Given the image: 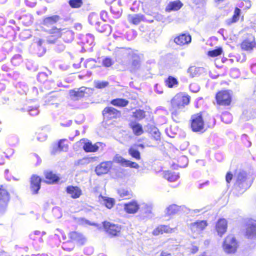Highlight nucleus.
I'll use <instances>...</instances> for the list:
<instances>
[{"instance_id":"nucleus-2","label":"nucleus","mask_w":256,"mask_h":256,"mask_svg":"<svg viewBox=\"0 0 256 256\" xmlns=\"http://www.w3.org/2000/svg\"><path fill=\"white\" fill-rule=\"evenodd\" d=\"M222 247L226 253L234 254L239 247V244L234 234H228L224 238Z\"/></svg>"},{"instance_id":"nucleus-54","label":"nucleus","mask_w":256,"mask_h":256,"mask_svg":"<svg viewBox=\"0 0 256 256\" xmlns=\"http://www.w3.org/2000/svg\"><path fill=\"white\" fill-rule=\"evenodd\" d=\"M214 0L216 3H220V2H223L225 0Z\"/></svg>"},{"instance_id":"nucleus-14","label":"nucleus","mask_w":256,"mask_h":256,"mask_svg":"<svg viewBox=\"0 0 256 256\" xmlns=\"http://www.w3.org/2000/svg\"><path fill=\"white\" fill-rule=\"evenodd\" d=\"M42 178L36 174L32 176L30 178V188L32 193L37 194L40 188Z\"/></svg>"},{"instance_id":"nucleus-21","label":"nucleus","mask_w":256,"mask_h":256,"mask_svg":"<svg viewBox=\"0 0 256 256\" xmlns=\"http://www.w3.org/2000/svg\"><path fill=\"white\" fill-rule=\"evenodd\" d=\"M44 182L47 184H54L60 180V177L52 171H44Z\"/></svg>"},{"instance_id":"nucleus-45","label":"nucleus","mask_w":256,"mask_h":256,"mask_svg":"<svg viewBox=\"0 0 256 256\" xmlns=\"http://www.w3.org/2000/svg\"><path fill=\"white\" fill-rule=\"evenodd\" d=\"M114 64L111 58H104L102 62V64L103 66L105 67H110L112 66Z\"/></svg>"},{"instance_id":"nucleus-38","label":"nucleus","mask_w":256,"mask_h":256,"mask_svg":"<svg viewBox=\"0 0 256 256\" xmlns=\"http://www.w3.org/2000/svg\"><path fill=\"white\" fill-rule=\"evenodd\" d=\"M99 197L102 198V200L104 202L105 206L108 208L110 209L114 206L115 203V200L113 198H107L101 195Z\"/></svg>"},{"instance_id":"nucleus-53","label":"nucleus","mask_w":256,"mask_h":256,"mask_svg":"<svg viewBox=\"0 0 256 256\" xmlns=\"http://www.w3.org/2000/svg\"><path fill=\"white\" fill-rule=\"evenodd\" d=\"M42 42H43L42 40H39L38 41L37 43H38V46H42Z\"/></svg>"},{"instance_id":"nucleus-52","label":"nucleus","mask_w":256,"mask_h":256,"mask_svg":"<svg viewBox=\"0 0 256 256\" xmlns=\"http://www.w3.org/2000/svg\"><path fill=\"white\" fill-rule=\"evenodd\" d=\"M134 146L135 147H140V148H142V149L145 148V146L143 144H134Z\"/></svg>"},{"instance_id":"nucleus-10","label":"nucleus","mask_w":256,"mask_h":256,"mask_svg":"<svg viewBox=\"0 0 256 256\" xmlns=\"http://www.w3.org/2000/svg\"><path fill=\"white\" fill-rule=\"evenodd\" d=\"M208 226L206 220H197L190 224V229L194 234H200Z\"/></svg>"},{"instance_id":"nucleus-24","label":"nucleus","mask_w":256,"mask_h":256,"mask_svg":"<svg viewBox=\"0 0 256 256\" xmlns=\"http://www.w3.org/2000/svg\"><path fill=\"white\" fill-rule=\"evenodd\" d=\"M174 232V229L168 225L161 224L156 227L152 231L154 236H159L164 234H170Z\"/></svg>"},{"instance_id":"nucleus-18","label":"nucleus","mask_w":256,"mask_h":256,"mask_svg":"<svg viewBox=\"0 0 256 256\" xmlns=\"http://www.w3.org/2000/svg\"><path fill=\"white\" fill-rule=\"evenodd\" d=\"M66 191L73 199L78 198L82 194V190L78 186H68L66 188Z\"/></svg>"},{"instance_id":"nucleus-29","label":"nucleus","mask_w":256,"mask_h":256,"mask_svg":"<svg viewBox=\"0 0 256 256\" xmlns=\"http://www.w3.org/2000/svg\"><path fill=\"white\" fill-rule=\"evenodd\" d=\"M164 82L166 86L169 88L177 87L179 84L178 79L172 76H168V78L164 80Z\"/></svg>"},{"instance_id":"nucleus-23","label":"nucleus","mask_w":256,"mask_h":256,"mask_svg":"<svg viewBox=\"0 0 256 256\" xmlns=\"http://www.w3.org/2000/svg\"><path fill=\"white\" fill-rule=\"evenodd\" d=\"M128 126L135 136H140L144 134L142 126L138 122L132 121L128 124Z\"/></svg>"},{"instance_id":"nucleus-34","label":"nucleus","mask_w":256,"mask_h":256,"mask_svg":"<svg viewBox=\"0 0 256 256\" xmlns=\"http://www.w3.org/2000/svg\"><path fill=\"white\" fill-rule=\"evenodd\" d=\"M128 154L133 158L136 160H140L141 159L140 152L134 146H130L128 150Z\"/></svg>"},{"instance_id":"nucleus-55","label":"nucleus","mask_w":256,"mask_h":256,"mask_svg":"<svg viewBox=\"0 0 256 256\" xmlns=\"http://www.w3.org/2000/svg\"><path fill=\"white\" fill-rule=\"evenodd\" d=\"M226 115H227V114H223V116H222V120L223 121H224V116H226Z\"/></svg>"},{"instance_id":"nucleus-25","label":"nucleus","mask_w":256,"mask_h":256,"mask_svg":"<svg viewBox=\"0 0 256 256\" xmlns=\"http://www.w3.org/2000/svg\"><path fill=\"white\" fill-rule=\"evenodd\" d=\"M69 142L66 138L60 140L57 143L56 146L53 149V152H67L69 147Z\"/></svg>"},{"instance_id":"nucleus-4","label":"nucleus","mask_w":256,"mask_h":256,"mask_svg":"<svg viewBox=\"0 0 256 256\" xmlns=\"http://www.w3.org/2000/svg\"><path fill=\"white\" fill-rule=\"evenodd\" d=\"M190 128L194 132H202L204 130V122L202 117V112L192 114L191 116Z\"/></svg>"},{"instance_id":"nucleus-56","label":"nucleus","mask_w":256,"mask_h":256,"mask_svg":"<svg viewBox=\"0 0 256 256\" xmlns=\"http://www.w3.org/2000/svg\"><path fill=\"white\" fill-rule=\"evenodd\" d=\"M62 125L63 126H67L66 124H62Z\"/></svg>"},{"instance_id":"nucleus-1","label":"nucleus","mask_w":256,"mask_h":256,"mask_svg":"<svg viewBox=\"0 0 256 256\" xmlns=\"http://www.w3.org/2000/svg\"><path fill=\"white\" fill-rule=\"evenodd\" d=\"M214 98L216 106L230 107L233 102V93L230 90H222L216 92Z\"/></svg>"},{"instance_id":"nucleus-8","label":"nucleus","mask_w":256,"mask_h":256,"mask_svg":"<svg viewBox=\"0 0 256 256\" xmlns=\"http://www.w3.org/2000/svg\"><path fill=\"white\" fill-rule=\"evenodd\" d=\"M78 143L82 146L83 150L86 152H95L98 150L100 142H96L94 144L86 138L80 139Z\"/></svg>"},{"instance_id":"nucleus-40","label":"nucleus","mask_w":256,"mask_h":256,"mask_svg":"<svg viewBox=\"0 0 256 256\" xmlns=\"http://www.w3.org/2000/svg\"><path fill=\"white\" fill-rule=\"evenodd\" d=\"M180 210V206L172 204L170 205L166 210V212L168 215H173L177 214Z\"/></svg>"},{"instance_id":"nucleus-5","label":"nucleus","mask_w":256,"mask_h":256,"mask_svg":"<svg viewBox=\"0 0 256 256\" xmlns=\"http://www.w3.org/2000/svg\"><path fill=\"white\" fill-rule=\"evenodd\" d=\"M102 226L104 232L110 237H116L120 236L122 226L104 220L102 222Z\"/></svg>"},{"instance_id":"nucleus-3","label":"nucleus","mask_w":256,"mask_h":256,"mask_svg":"<svg viewBox=\"0 0 256 256\" xmlns=\"http://www.w3.org/2000/svg\"><path fill=\"white\" fill-rule=\"evenodd\" d=\"M190 100V96L185 92H179L176 94L170 101V105L174 107L180 108L189 104Z\"/></svg>"},{"instance_id":"nucleus-43","label":"nucleus","mask_w":256,"mask_h":256,"mask_svg":"<svg viewBox=\"0 0 256 256\" xmlns=\"http://www.w3.org/2000/svg\"><path fill=\"white\" fill-rule=\"evenodd\" d=\"M98 16L95 14H92L88 17V22L92 26L98 24Z\"/></svg>"},{"instance_id":"nucleus-31","label":"nucleus","mask_w":256,"mask_h":256,"mask_svg":"<svg viewBox=\"0 0 256 256\" xmlns=\"http://www.w3.org/2000/svg\"><path fill=\"white\" fill-rule=\"evenodd\" d=\"M163 176L170 182L176 180L180 177L178 174L170 170L164 171L163 173Z\"/></svg>"},{"instance_id":"nucleus-30","label":"nucleus","mask_w":256,"mask_h":256,"mask_svg":"<svg viewBox=\"0 0 256 256\" xmlns=\"http://www.w3.org/2000/svg\"><path fill=\"white\" fill-rule=\"evenodd\" d=\"M241 10L238 7L234 8L232 17L226 20V22L227 25L230 26L232 24L236 23L238 21L240 16Z\"/></svg>"},{"instance_id":"nucleus-28","label":"nucleus","mask_w":256,"mask_h":256,"mask_svg":"<svg viewBox=\"0 0 256 256\" xmlns=\"http://www.w3.org/2000/svg\"><path fill=\"white\" fill-rule=\"evenodd\" d=\"M182 6L183 4L180 0L170 2L166 7L165 10L166 12L176 11L179 10Z\"/></svg>"},{"instance_id":"nucleus-41","label":"nucleus","mask_w":256,"mask_h":256,"mask_svg":"<svg viewBox=\"0 0 256 256\" xmlns=\"http://www.w3.org/2000/svg\"><path fill=\"white\" fill-rule=\"evenodd\" d=\"M68 3L72 8H78L83 4L82 0H69Z\"/></svg>"},{"instance_id":"nucleus-15","label":"nucleus","mask_w":256,"mask_h":256,"mask_svg":"<svg viewBox=\"0 0 256 256\" xmlns=\"http://www.w3.org/2000/svg\"><path fill=\"white\" fill-rule=\"evenodd\" d=\"M246 236L248 238L256 236V220L249 219L246 224Z\"/></svg>"},{"instance_id":"nucleus-49","label":"nucleus","mask_w":256,"mask_h":256,"mask_svg":"<svg viewBox=\"0 0 256 256\" xmlns=\"http://www.w3.org/2000/svg\"><path fill=\"white\" fill-rule=\"evenodd\" d=\"M196 71V68L194 67H190L188 69V72L190 74V75L191 77L193 78L194 76V73Z\"/></svg>"},{"instance_id":"nucleus-12","label":"nucleus","mask_w":256,"mask_h":256,"mask_svg":"<svg viewBox=\"0 0 256 256\" xmlns=\"http://www.w3.org/2000/svg\"><path fill=\"white\" fill-rule=\"evenodd\" d=\"M228 226V221L224 218H220L216 222L215 230L220 236L222 237L226 232Z\"/></svg>"},{"instance_id":"nucleus-44","label":"nucleus","mask_w":256,"mask_h":256,"mask_svg":"<svg viewBox=\"0 0 256 256\" xmlns=\"http://www.w3.org/2000/svg\"><path fill=\"white\" fill-rule=\"evenodd\" d=\"M130 161V160H126L122 156H118L116 159V162L117 163L120 164L122 166L126 167L128 166Z\"/></svg>"},{"instance_id":"nucleus-9","label":"nucleus","mask_w":256,"mask_h":256,"mask_svg":"<svg viewBox=\"0 0 256 256\" xmlns=\"http://www.w3.org/2000/svg\"><path fill=\"white\" fill-rule=\"evenodd\" d=\"M102 115L106 120L116 119L121 116L120 110L112 106H106L102 111Z\"/></svg>"},{"instance_id":"nucleus-46","label":"nucleus","mask_w":256,"mask_h":256,"mask_svg":"<svg viewBox=\"0 0 256 256\" xmlns=\"http://www.w3.org/2000/svg\"><path fill=\"white\" fill-rule=\"evenodd\" d=\"M233 178V174L230 172H226V180L227 184H230Z\"/></svg>"},{"instance_id":"nucleus-27","label":"nucleus","mask_w":256,"mask_h":256,"mask_svg":"<svg viewBox=\"0 0 256 256\" xmlns=\"http://www.w3.org/2000/svg\"><path fill=\"white\" fill-rule=\"evenodd\" d=\"M240 48L242 50L245 51H250L256 46V42L254 38L250 40L246 39L244 40L240 44Z\"/></svg>"},{"instance_id":"nucleus-51","label":"nucleus","mask_w":256,"mask_h":256,"mask_svg":"<svg viewBox=\"0 0 256 256\" xmlns=\"http://www.w3.org/2000/svg\"><path fill=\"white\" fill-rule=\"evenodd\" d=\"M198 250V248L196 246H193L191 249V252L194 254Z\"/></svg>"},{"instance_id":"nucleus-20","label":"nucleus","mask_w":256,"mask_h":256,"mask_svg":"<svg viewBox=\"0 0 256 256\" xmlns=\"http://www.w3.org/2000/svg\"><path fill=\"white\" fill-rule=\"evenodd\" d=\"M62 29L58 28L56 27H54L48 32L50 34L48 38V44H54L56 40L62 36Z\"/></svg>"},{"instance_id":"nucleus-13","label":"nucleus","mask_w":256,"mask_h":256,"mask_svg":"<svg viewBox=\"0 0 256 256\" xmlns=\"http://www.w3.org/2000/svg\"><path fill=\"white\" fill-rule=\"evenodd\" d=\"M112 167V162L106 161L100 162L95 168V172L98 176L106 174L110 170Z\"/></svg>"},{"instance_id":"nucleus-22","label":"nucleus","mask_w":256,"mask_h":256,"mask_svg":"<svg viewBox=\"0 0 256 256\" xmlns=\"http://www.w3.org/2000/svg\"><path fill=\"white\" fill-rule=\"evenodd\" d=\"M182 108L170 106V111L172 120L176 123L180 122L182 119Z\"/></svg>"},{"instance_id":"nucleus-17","label":"nucleus","mask_w":256,"mask_h":256,"mask_svg":"<svg viewBox=\"0 0 256 256\" xmlns=\"http://www.w3.org/2000/svg\"><path fill=\"white\" fill-rule=\"evenodd\" d=\"M124 212L128 214H134L140 209V205L136 200H132L124 204Z\"/></svg>"},{"instance_id":"nucleus-33","label":"nucleus","mask_w":256,"mask_h":256,"mask_svg":"<svg viewBox=\"0 0 256 256\" xmlns=\"http://www.w3.org/2000/svg\"><path fill=\"white\" fill-rule=\"evenodd\" d=\"M70 94L71 97L78 100L84 96L85 91L82 88H80L76 90H72L70 91Z\"/></svg>"},{"instance_id":"nucleus-35","label":"nucleus","mask_w":256,"mask_h":256,"mask_svg":"<svg viewBox=\"0 0 256 256\" xmlns=\"http://www.w3.org/2000/svg\"><path fill=\"white\" fill-rule=\"evenodd\" d=\"M118 193L120 197L126 199L130 198L132 196L131 190L127 188H120L118 190Z\"/></svg>"},{"instance_id":"nucleus-37","label":"nucleus","mask_w":256,"mask_h":256,"mask_svg":"<svg viewBox=\"0 0 256 256\" xmlns=\"http://www.w3.org/2000/svg\"><path fill=\"white\" fill-rule=\"evenodd\" d=\"M150 132L152 138L158 142L160 140V133L158 128L155 126H152L150 128Z\"/></svg>"},{"instance_id":"nucleus-36","label":"nucleus","mask_w":256,"mask_h":256,"mask_svg":"<svg viewBox=\"0 0 256 256\" xmlns=\"http://www.w3.org/2000/svg\"><path fill=\"white\" fill-rule=\"evenodd\" d=\"M146 116V112L141 109H137L132 112V117L138 120H140Z\"/></svg>"},{"instance_id":"nucleus-39","label":"nucleus","mask_w":256,"mask_h":256,"mask_svg":"<svg viewBox=\"0 0 256 256\" xmlns=\"http://www.w3.org/2000/svg\"><path fill=\"white\" fill-rule=\"evenodd\" d=\"M223 52L222 47H216L215 49L209 50L207 52V55L209 57L214 58L220 56Z\"/></svg>"},{"instance_id":"nucleus-48","label":"nucleus","mask_w":256,"mask_h":256,"mask_svg":"<svg viewBox=\"0 0 256 256\" xmlns=\"http://www.w3.org/2000/svg\"><path fill=\"white\" fill-rule=\"evenodd\" d=\"M130 168L138 169L140 168L138 164L136 162L130 161L128 166Z\"/></svg>"},{"instance_id":"nucleus-11","label":"nucleus","mask_w":256,"mask_h":256,"mask_svg":"<svg viewBox=\"0 0 256 256\" xmlns=\"http://www.w3.org/2000/svg\"><path fill=\"white\" fill-rule=\"evenodd\" d=\"M70 241L76 242L78 245H83L86 241V238L84 234L78 232H71L68 234Z\"/></svg>"},{"instance_id":"nucleus-7","label":"nucleus","mask_w":256,"mask_h":256,"mask_svg":"<svg viewBox=\"0 0 256 256\" xmlns=\"http://www.w3.org/2000/svg\"><path fill=\"white\" fill-rule=\"evenodd\" d=\"M247 174L244 172H240L237 176L236 182L234 184V188L236 191H241L244 192L248 187L246 182Z\"/></svg>"},{"instance_id":"nucleus-42","label":"nucleus","mask_w":256,"mask_h":256,"mask_svg":"<svg viewBox=\"0 0 256 256\" xmlns=\"http://www.w3.org/2000/svg\"><path fill=\"white\" fill-rule=\"evenodd\" d=\"M10 198V194L4 188H0V202H4L8 200Z\"/></svg>"},{"instance_id":"nucleus-32","label":"nucleus","mask_w":256,"mask_h":256,"mask_svg":"<svg viewBox=\"0 0 256 256\" xmlns=\"http://www.w3.org/2000/svg\"><path fill=\"white\" fill-rule=\"evenodd\" d=\"M128 100L122 98H116L110 101L112 105L118 107H125L128 105Z\"/></svg>"},{"instance_id":"nucleus-16","label":"nucleus","mask_w":256,"mask_h":256,"mask_svg":"<svg viewBox=\"0 0 256 256\" xmlns=\"http://www.w3.org/2000/svg\"><path fill=\"white\" fill-rule=\"evenodd\" d=\"M175 44L180 46L189 44L192 41L191 36L188 33L180 34L174 38Z\"/></svg>"},{"instance_id":"nucleus-50","label":"nucleus","mask_w":256,"mask_h":256,"mask_svg":"<svg viewBox=\"0 0 256 256\" xmlns=\"http://www.w3.org/2000/svg\"><path fill=\"white\" fill-rule=\"evenodd\" d=\"M160 256H172V254L170 252H168L166 251H162L160 252Z\"/></svg>"},{"instance_id":"nucleus-6","label":"nucleus","mask_w":256,"mask_h":256,"mask_svg":"<svg viewBox=\"0 0 256 256\" xmlns=\"http://www.w3.org/2000/svg\"><path fill=\"white\" fill-rule=\"evenodd\" d=\"M120 54L129 56L132 58L130 64L131 71L137 69L140 64V58L139 55L136 54L134 50L130 48H120L118 50Z\"/></svg>"},{"instance_id":"nucleus-26","label":"nucleus","mask_w":256,"mask_h":256,"mask_svg":"<svg viewBox=\"0 0 256 256\" xmlns=\"http://www.w3.org/2000/svg\"><path fill=\"white\" fill-rule=\"evenodd\" d=\"M128 20L129 22L134 25H138L142 22H146V19L144 15L142 14H129L128 16Z\"/></svg>"},{"instance_id":"nucleus-19","label":"nucleus","mask_w":256,"mask_h":256,"mask_svg":"<svg viewBox=\"0 0 256 256\" xmlns=\"http://www.w3.org/2000/svg\"><path fill=\"white\" fill-rule=\"evenodd\" d=\"M61 20L59 15H52L44 18L41 23L44 27L50 28L58 23Z\"/></svg>"},{"instance_id":"nucleus-47","label":"nucleus","mask_w":256,"mask_h":256,"mask_svg":"<svg viewBox=\"0 0 256 256\" xmlns=\"http://www.w3.org/2000/svg\"><path fill=\"white\" fill-rule=\"evenodd\" d=\"M108 82H100L97 84L96 88H105L107 86H108Z\"/></svg>"}]
</instances>
